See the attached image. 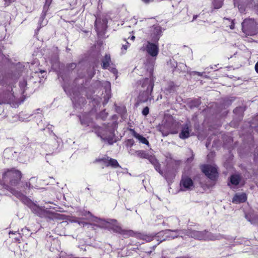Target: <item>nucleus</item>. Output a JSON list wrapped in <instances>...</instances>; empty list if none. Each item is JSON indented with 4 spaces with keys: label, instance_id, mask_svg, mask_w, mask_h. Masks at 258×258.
Here are the masks:
<instances>
[{
    "label": "nucleus",
    "instance_id": "c9c22d12",
    "mask_svg": "<svg viewBox=\"0 0 258 258\" xmlns=\"http://www.w3.org/2000/svg\"><path fill=\"white\" fill-rule=\"evenodd\" d=\"M221 6H222L221 4H219V5L218 7H216V6H215V8H216V9H219V8H220Z\"/></svg>",
    "mask_w": 258,
    "mask_h": 258
},
{
    "label": "nucleus",
    "instance_id": "20e7f679",
    "mask_svg": "<svg viewBox=\"0 0 258 258\" xmlns=\"http://www.w3.org/2000/svg\"><path fill=\"white\" fill-rule=\"evenodd\" d=\"M105 227L112 230L114 232L119 233L122 234L124 238H126L130 236H132L134 234L132 230H126L122 229L120 226L117 224L116 220H110L109 221H107Z\"/></svg>",
    "mask_w": 258,
    "mask_h": 258
},
{
    "label": "nucleus",
    "instance_id": "423d86ee",
    "mask_svg": "<svg viewBox=\"0 0 258 258\" xmlns=\"http://www.w3.org/2000/svg\"><path fill=\"white\" fill-rule=\"evenodd\" d=\"M141 50L146 51L152 57H156L159 52L158 42L154 43L148 41L147 44H143V46L141 48Z\"/></svg>",
    "mask_w": 258,
    "mask_h": 258
},
{
    "label": "nucleus",
    "instance_id": "2eb2a0df",
    "mask_svg": "<svg viewBox=\"0 0 258 258\" xmlns=\"http://www.w3.org/2000/svg\"><path fill=\"white\" fill-rule=\"evenodd\" d=\"M149 160L150 162L154 166L156 171L160 173V174L162 175L163 173L160 169V165L158 163L157 160L152 157H150L149 158Z\"/></svg>",
    "mask_w": 258,
    "mask_h": 258
},
{
    "label": "nucleus",
    "instance_id": "6ab92c4d",
    "mask_svg": "<svg viewBox=\"0 0 258 258\" xmlns=\"http://www.w3.org/2000/svg\"><path fill=\"white\" fill-rule=\"evenodd\" d=\"M110 166L113 168H116L119 166V165L116 160L110 158L108 161V164L106 165V166Z\"/></svg>",
    "mask_w": 258,
    "mask_h": 258
},
{
    "label": "nucleus",
    "instance_id": "f03ea898",
    "mask_svg": "<svg viewBox=\"0 0 258 258\" xmlns=\"http://www.w3.org/2000/svg\"><path fill=\"white\" fill-rule=\"evenodd\" d=\"M80 122L84 126H90L95 129L97 136L102 140L107 141L109 144L111 145L116 142L114 139L113 131L108 126L100 127L95 125L90 114H85L80 117Z\"/></svg>",
    "mask_w": 258,
    "mask_h": 258
},
{
    "label": "nucleus",
    "instance_id": "412c9836",
    "mask_svg": "<svg viewBox=\"0 0 258 258\" xmlns=\"http://www.w3.org/2000/svg\"><path fill=\"white\" fill-rule=\"evenodd\" d=\"M138 157H140L142 158H149V155L146 153L145 151L142 150L136 151H135Z\"/></svg>",
    "mask_w": 258,
    "mask_h": 258
},
{
    "label": "nucleus",
    "instance_id": "a19ab883",
    "mask_svg": "<svg viewBox=\"0 0 258 258\" xmlns=\"http://www.w3.org/2000/svg\"><path fill=\"white\" fill-rule=\"evenodd\" d=\"M113 73H114V74H115V73H117V71H116L115 69H114V70H113Z\"/></svg>",
    "mask_w": 258,
    "mask_h": 258
},
{
    "label": "nucleus",
    "instance_id": "393cba45",
    "mask_svg": "<svg viewBox=\"0 0 258 258\" xmlns=\"http://www.w3.org/2000/svg\"><path fill=\"white\" fill-rule=\"evenodd\" d=\"M27 82L25 80H23L20 82V87L22 89L25 88V87L27 86Z\"/></svg>",
    "mask_w": 258,
    "mask_h": 258
},
{
    "label": "nucleus",
    "instance_id": "2f4dec72",
    "mask_svg": "<svg viewBox=\"0 0 258 258\" xmlns=\"http://www.w3.org/2000/svg\"><path fill=\"white\" fill-rule=\"evenodd\" d=\"M11 151V150L10 149H6L5 151H4V154H7L8 153H9V152Z\"/></svg>",
    "mask_w": 258,
    "mask_h": 258
},
{
    "label": "nucleus",
    "instance_id": "6e6552de",
    "mask_svg": "<svg viewBox=\"0 0 258 258\" xmlns=\"http://www.w3.org/2000/svg\"><path fill=\"white\" fill-rule=\"evenodd\" d=\"M202 170L205 174L212 180H215L218 176L217 168L215 166L204 165Z\"/></svg>",
    "mask_w": 258,
    "mask_h": 258
},
{
    "label": "nucleus",
    "instance_id": "39448f33",
    "mask_svg": "<svg viewBox=\"0 0 258 258\" xmlns=\"http://www.w3.org/2000/svg\"><path fill=\"white\" fill-rule=\"evenodd\" d=\"M243 32L247 35H253L256 32V24L252 19H245L242 23Z\"/></svg>",
    "mask_w": 258,
    "mask_h": 258
},
{
    "label": "nucleus",
    "instance_id": "ea45409f",
    "mask_svg": "<svg viewBox=\"0 0 258 258\" xmlns=\"http://www.w3.org/2000/svg\"><path fill=\"white\" fill-rule=\"evenodd\" d=\"M230 28H231V29H234V24H232V25L230 26Z\"/></svg>",
    "mask_w": 258,
    "mask_h": 258
},
{
    "label": "nucleus",
    "instance_id": "4be33fe9",
    "mask_svg": "<svg viewBox=\"0 0 258 258\" xmlns=\"http://www.w3.org/2000/svg\"><path fill=\"white\" fill-rule=\"evenodd\" d=\"M124 41L125 43L122 45V47L121 48V53L123 54H124L126 52V50L127 49L130 45V43L125 40H124Z\"/></svg>",
    "mask_w": 258,
    "mask_h": 258
},
{
    "label": "nucleus",
    "instance_id": "aec40b11",
    "mask_svg": "<svg viewBox=\"0 0 258 258\" xmlns=\"http://www.w3.org/2000/svg\"><path fill=\"white\" fill-rule=\"evenodd\" d=\"M201 104V101L200 99H196L192 101H191L189 103V105L191 108L194 107H198Z\"/></svg>",
    "mask_w": 258,
    "mask_h": 258
},
{
    "label": "nucleus",
    "instance_id": "ddd939ff",
    "mask_svg": "<svg viewBox=\"0 0 258 258\" xmlns=\"http://www.w3.org/2000/svg\"><path fill=\"white\" fill-rule=\"evenodd\" d=\"M247 197L245 194H236L232 199V202L235 204H239L245 202Z\"/></svg>",
    "mask_w": 258,
    "mask_h": 258
},
{
    "label": "nucleus",
    "instance_id": "9d476101",
    "mask_svg": "<svg viewBox=\"0 0 258 258\" xmlns=\"http://www.w3.org/2000/svg\"><path fill=\"white\" fill-rule=\"evenodd\" d=\"M186 230H172L167 229L165 230L163 233L166 238L168 239H174L180 236H183L185 233Z\"/></svg>",
    "mask_w": 258,
    "mask_h": 258
},
{
    "label": "nucleus",
    "instance_id": "0eeeda50",
    "mask_svg": "<svg viewBox=\"0 0 258 258\" xmlns=\"http://www.w3.org/2000/svg\"><path fill=\"white\" fill-rule=\"evenodd\" d=\"M148 31L149 37L151 41L154 43H157L162 35L161 27L159 25H153L149 28Z\"/></svg>",
    "mask_w": 258,
    "mask_h": 258
},
{
    "label": "nucleus",
    "instance_id": "c85d7f7f",
    "mask_svg": "<svg viewBox=\"0 0 258 258\" xmlns=\"http://www.w3.org/2000/svg\"><path fill=\"white\" fill-rule=\"evenodd\" d=\"M203 74H204V73H200V72H196V71H195V72H192V74L194 75H197L199 76H202Z\"/></svg>",
    "mask_w": 258,
    "mask_h": 258
},
{
    "label": "nucleus",
    "instance_id": "bb28decb",
    "mask_svg": "<svg viewBox=\"0 0 258 258\" xmlns=\"http://www.w3.org/2000/svg\"><path fill=\"white\" fill-rule=\"evenodd\" d=\"M134 144V141L132 139H129L127 141L126 145L127 146L132 147Z\"/></svg>",
    "mask_w": 258,
    "mask_h": 258
},
{
    "label": "nucleus",
    "instance_id": "a878e982",
    "mask_svg": "<svg viewBox=\"0 0 258 258\" xmlns=\"http://www.w3.org/2000/svg\"><path fill=\"white\" fill-rule=\"evenodd\" d=\"M149 112V109L148 107H145L142 111V114H143V115H144L145 116H146L147 114H148Z\"/></svg>",
    "mask_w": 258,
    "mask_h": 258
},
{
    "label": "nucleus",
    "instance_id": "1a4fd4ad",
    "mask_svg": "<svg viewBox=\"0 0 258 258\" xmlns=\"http://www.w3.org/2000/svg\"><path fill=\"white\" fill-rule=\"evenodd\" d=\"M153 71V65L151 64L148 66L147 68V71L149 72L150 78L145 79L142 85L143 87H145L146 86H147L146 88V91L147 92H151L153 89L154 81L153 79L151 78V76L152 75Z\"/></svg>",
    "mask_w": 258,
    "mask_h": 258
},
{
    "label": "nucleus",
    "instance_id": "f257e3e1",
    "mask_svg": "<svg viewBox=\"0 0 258 258\" xmlns=\"http://www.w3.org/2000/svg\"><path fill=\"white\" fill-rule=\"evenodd\" d=\"M7 175L10 178V185L12 186H17L16 189L11 188L10 192L27 205L33 213L40 217H46L52 220L63 219V215L49 212L47 210V208L45 209L43 207L39 206L25 195L27 194V188H30L31 184L27 182H19L22 177V174L20 171L11 170L7 173Z\"/></svg>",
    "mask_w": 258,
    "mask_h": 258
},
{
    "label": "nucleus",
    "instance_id": "dca6fc26",
    "mask_svg": "<svg viewBox=\"0 0 258 258\" xmlns=\"http://www.w3.org/2000/svg\"><path fill=\"white\" fill-rule=\"evenodd\" d=\"M110 61H111V59H110V55L106 54L102 61V65L101 66H102V68L107 69L109 67Z\"/></svg>",
    "mask_w": 258,
    "mask_h": 258
},
{
    "label": "nucleus",
    "instance_id": "f704fd0d",
    "mask_svg": "<svg viewBox=\"0 0 258 258\" xmlns=\"http://www.w3.org/2000/svg\"><path fill=\"white\" fill-rule=\"evenodd\" d=\"M131 40L134 41L135 39V36H132L131 38H130Z\"/></svg>",
    "mask_w": 258,
    "mask_h": 258
},
{
    "label": "nucleus",
    "instance_id": "473e14b6",
    "mask_svg": "<svg viewBox=\"0 0 258 258\" xmlns=\"http://www.w3.org/2000/svg\"><path fill=\"white\" fill-rule=\"evenodd\" d=\"M84 215L86 216H87V215H89L91 217H92V214L89 212H87L86 214H84Z\"/></svg>",
    "mask_w": 258,
    "mask_h": 258
},
{
    "label": "nucleus",
    "instance_id": "5701e85b",
    "mask_svg": "<svg viewBox=\"0 0 258 258\" xmlns=\"http://www.w3.org/2000/svg\"><path fill=\"white\" fill-rule=\"evenodd\" d=\"M72 101L73 102H76V103H78V102H83L84 101V98L83 97H76L75 95V94H73V96H72Z\"/></svg>",
    "mask_w": 258,
    "mask_h": 258
},
{
    "label": "nucleus",
    "instance_id": "79ce46f5",
    "mask_svg": "<svg viewBox=\"0 0 258 258\" xmlns=\"http://www.w3.org/2000/svg\"><path fill=\"white\" fill-rule=\"evenodd\" d=\"M20 154H21V155H23V154H24V152H22V153H20Z\"/></svg>",
    "mask_w": 258,
    "mask_h": 258
},
{
    "label": "nucleus",
    "instance_id": "7ed1b4c3",
    "mask_svg": "<svg viewBox=\"0 0 258 258\" xmlns=\"http://www.w3.org/2000/svg\"><path fill=\"white\" fill-rule=\"evenodd\" d=\"M184 235H188L189 237L194 238L198 240H215L219 239L221 236L219 234H213L206 230L204 231H198L196 230H186Z\"/></svg>",
    "mask_w": 258,
    "mask_h": 258
},
{
    "label": "nucleus",
    "instance_id": "37998d69",
    "mask_svg": "<svg viewBox=\"0 0 258 258\" xmlns=\"http://www.w3.org/2000/svg\"><path fill=\"white\" fill-rule=\"evenodd\" d=\"M130 153L132 154L133 153H132V150H131V151H130Z\"/></svg>",
    "mask_w": 258,
    "mask_h": 258
},
{
    "label": "nucleus",
    "instance_id": "f3484780",
    "mask_svg": "<svg viewBox=\"0 0 258 258\" xmlns=\"http://www.w3.org/2000/svg\"><path fill=\"white\" fill-rule=\"evenodd\" d=\"M134 136L136 138H137L141 143L146 144V145H149V142L143 136L139 135V134H138L135 132H134Z\"/></svg>",
    "mask_w": 258,
    "mask_h": 258
},
{
    "label": "nucleus",
    "instance_id": "cd10ccee",
    "mask_svg": "<svg viewBox=\"0 0 258 258\" xmlns=\"http://www.w3.org/2000/svg\"><path fill=\"white\" fill-rule=\"evenodd\" d=\"M243 111V108L241 107H237L236 108H235L234 110V113H236L237 112H239V111Z\"/></svg>",
    "mask_w": 258,
    "mask_h": 258
},
{
    "label": "nucleus",
    "instance_id": "7c9ffc66",
    "mask_svg": "<svg viewBox=\"0 0 258 258\" xmlns=\"http://www.w3.org/2000/svg\"><path fill=\"white\" fill-rule=\"evenodd\" d=\"M93 219H92V221H95L96 222H98L99 221H101L100 219H98L96 217H93Z\"/></svg>",
    "mask_w": 258,
    "mask_h": 258
},
{
    "label": "nucleus",
    "instance_id": "4468645a",
    "mask_svg": "<svg viewBox=\"0 0 258 258\" xmlns=\"http://www.w3.org/2000/svg\"><path fill=\"white\" fill-rule=\"evenodd\" d=\"M189 127L188 124H185L182 127L181 133L179 134V137L182 139H185L189 137Z\"/></svg>",
    "mask_w": 258,
    "mask_h": 258
},
{
    "label": "nucleus",
    "instance_id": "a211bd4d",
    "mask_svg": "<svg viewBox=\"0 0 258 258\" xmlns=\"http://www.w3.org/2000/svg\"><path fill=\"white\" fill-rule=\"evenodd\" d=\"M240 180V177L239 175L234 174L231 176L230 182L231 184L236 185L238 184Z\"/></svg>",
    "mask_w": 258,
    "mask_h": 258
},
{
    "label": "nucleus",
    "instance_id": "c756f323",
    "mask_svg": "<svg viewBox=\"0 0 258 258\" xmlns=\"http://www.w3.org/2000/svg\"><path fill=\"white\" fill-rule=\"evenodd\" d=\"M254 68L256 72L258 74V61L256 63Z\"/></svg>",
    "mask_w": 258,
    "mask_h": 258
},
{
    "label": "nucleus",
    "instance_id": "b1692460",
    "mask_svg": "<svg viewBox=\"0 0 258 258\" xmlns=\"http://www.w3.org/2000/svg\"><path fill=\"white\" fill-rule=\"evenodd\" d=\"M110 159V158L109 157L106 156V157L103 158H99L98 159H97V161H102L103 163H104L106 165L108 164V161Z\"/></svg>",
    "mask_w": 258,
    "mask_h": 258
},
{
    "label": "nucleus",
    "instance_id": "72a5a7b5",
    "mask_svg": "<svg viewBox=\"0 0 258 258\" xmlns=\"http://www.w3.org/2000/svg\"><path fill=\"white\" fill-rule=\"evenodd\" d=\"M122 113L123 114L125 112V107H123L122 108Z\"/></svg>",
    "mask_w": 258,
    "mask_h": 258
},
{
    "label": "nucleus",
    "instance_id": "9b49d317",
    "mask_svg": "<svg viewBox=\"0 0 258 258\" xmlns=\"http://www.w3.org/2000/svg\"><path fill=\"white\" fill-rule=\"evenodd\" d=\"M181 190H191L194 187V183L190 178L186 176H182L180 183Z\"/></svg>",
    "mask_w": 258,
    "mask_h": 258
},
{
    "label": "nucleus",
    "instance_id": "c03bdc74",
    "mask_svg": "<svg viewBox=\"0 0 258 258\" xmlns=\"http://www.w3.org/2000/svg\"><path fill=\"white\" fill-rule=\"evenodd\" d=\"M28 150H29V148H28L26 151H27Z\"/></svg>",
    "mask_w": 258,
    "mask_h": 258
},
{
    "label": "nucleus",
    "instance_id": "e433bc0d",
    "mask_svg": "<svg viewBox=\"0 0 258 258\" xmlns=\"http://www.w3.org/2000/svg\"><path fill=\"white\" fill-rule=\"evenodd\" d=\"M197 17H198V16H197V15H195V16H194L192 21H194V20H196V19H197Z\"/></svg>",
    "mask_w": 258,
    "mask_h": 258
},
{
    "label": "nucleus",
    "instance_id": "f8f14e48",
    "mask_svg": "<svg viewBox=\"0 0 258 258\" xmlns=\"http://www.w3.org/2000/svg\"><path fill=\"white\" fill-rule=\"evenodd\" d=\"M51 0H46L45 4L44 5V6L43 7V10L42 12L41 15L40 17V20H39V21L38 23L39 25L40 26H43L45 25L47 23L46 21L45 22H44V23H43V21L45 19L46 13L48 11L49 6L50 4H51Z\"/></svg>",
    "mask_w": 258,
    "mask_h": 258
},
{
    "label": "nucleus",
    "instance_id": "58836bf2",
    "mask_svg": "<svg viewBox=\"0 0 258 258\" xmlns=\"http://www.w3.org/2000/svg\"><path fill=\"white\" fill-rule=\"evenodd\" d=\"M192 160V158H188L187 159V161L189 162V161H191Z\"/></svg>",
    "mask_w": 258,
    "mask_h": 258
},
{
    "label": "nucleus",
    "instance_id": "4c0bfd02",
    "mask_svg": "<svg viewBox=\"0 0 258 258\" xmlns=\"http://www.w3.org/2000/svg\"><path fill=\"white\" fill-rule=\"evenodd\" d=\"M144 2L146 3H148L149 2L150 0H142Z\"/></svg>",
    "mask_w": 258,
    "mask_h": 258
}]
</instances>
